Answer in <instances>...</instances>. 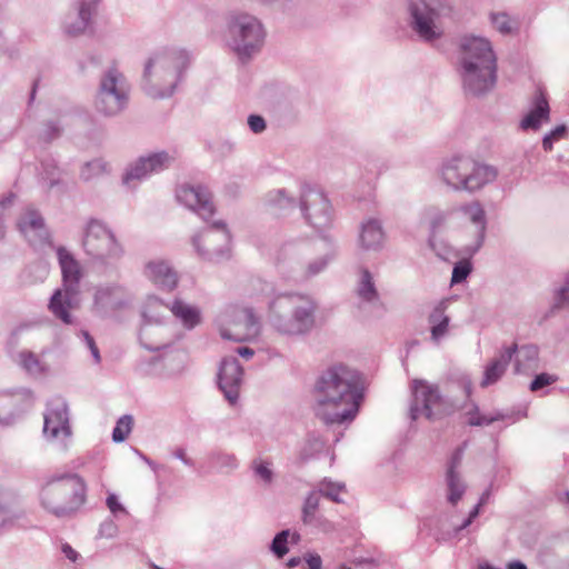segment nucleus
<instances>
[{"label":"nucleus","mask_w":569,"mask_h":569,"mask_svg":"<svg viewBox=\"0 0 569 569\" xmlns=\"http://www.w3.org/2000/svg\"><path fill=\"white\" fill-rule=\"evenodd\" d=\"M357 376L345 367L328 370L318 382V415L327 422H343L358 411Z\"/></svg>","instance_id":"nucleus-1"},{"label":"nucleus","mask_w":569,"mask_h":569,"mask_svg":"<svg viewBox=\"0 0 569 569\" xmlns=\"http://www.w3.org/2000/svg\"><path fill=\"white\" fill-rule=\"evenodd\" d=\"M462 79L473 93L490 89L496 80V57L490 43L478 37H468L462 43Z\"/></svg>","instance_id":"nucleus-2"},{"label":"nucleus","mask_w":569,"mask_h":569,"mask_svg":"<svg viewBox=\"0 0 569 569\" xmlns=\"http://www.w3.org/2000/svg\"><path fill=\"white\" fill-rule=\"evenodd\" d=\"M86 499V485L77 476L62 478L52 482L44 497L46 506L61 515L76 510Z\"/></svg>","instance_id":"nucleus-3"},{"label":"nucleus","mask_w":569,"mask_h":569,"mask_svg":"<svg viewBox=\"0 0 569 569\" xmlns=\"http://www.w3.org/2000/svg\"><path fill=\"white\" fill-rule=\"evenodd\" d=\"M496 171L488 166H475L468 159H457L443 169L446 181L455 188L478 189L496 178Z\"/></svg>","instance_id":"nucleus-4"},{"label":"nucleus","mask_w":569,"mask_h":569,"mask_svg":"<svg viewBox=\"0 0 569 569\" xmlns=\"http://www.w3.org/2000/svg\"><path fill=\"white\" fill-rule=\"evenodd\" d=\"M413 400L411 416L417 419L419 416L432 418L445 410V402L438 389L426 380L416 379L412 382Z\"/></svg>","instance_id":"nucleus-5"},{"label":"nucleus","mask_w":569,"mask_h":569,"mask_svg":"<svg viewBox=\"0 0 569 569\" xmlns=\"http://www.w3.org/2000/svg\"><path fill=\"white\" fill-rule=\"evenodd\" d=\"M219 330L223 339L236 342L248 341L258 336L259 329L248 311L232 310L219 321Z\"/></svg>","instance_id":"nucleus-6"},{"label":"nucleus","mask_w":569,"mask_h":569,"mask_svg":"<svg viewBox=\"0 0 569 569\" xmlns=\"http://www.w3.org/2000/svg\"><path fill=\"white\" fill-rule=\"evenodd\" d=\"M411 13L415 21V29L426 40L440 36L441 30L435 22V12L428 7L425 0H415L411 3Z\"/></svg>","instance_id":"nucleus-7"},{"label":"nucleus","mask_w":569,"mask_h":569,"mask_svg":"<svg viewBox=\"0 0 569 569\" xmlns=\"http://www.w3.org/2000/svg\"><path fill=\"white\" fill-rule=\"evenodd\" d=\"M43 433L51 440H63L70 435L67 408L62 402L48 409L44 416Z\"/></svg>","instance_id":"nucleus-8"},{"label":"nucleus","mask_w":569,"mask_h":569,"mask_svg":"<svg viewBox=\"0 0 569 569\" xmlns=\"http://www.w3.org/2000/svg\"><path fill=\"white\" fill-rule=\"evenodd\" d=\"M89 253L102 257L113 251L116 243L111 233L98 222L89 226L84 240Z\"/></svg>","instance_id":"nucleus-9"},{"label":"nucleus","mask_w":569,"mask_h":569,"mask_svg":"<svg viewBox=\"0 0 569 569\" xmlns=\"http://www.w3.org/2000/svg\"><path fill=\"white\" fill-rule=\"evenodd\" d=\"M242 371L236 360L223 361L219 371V383L226 397L233 402L237 398V388L241 381Z\"/></svg>","instance_id":"nucleus-10"},{"label":"nucleus","mask_w":569,"mask_h":569,"mask_svg":"<svg viewBox=\"0 0 569 569\" xmlns=\"http://www.w3.org/2000/svg\"><path fill=\"white\" fill-rule=\"evenodd\" d=\"M178 198L187 207L197 210L204 218L213 212L207 194L202 193L200 190L184 188L179 192Z\"/></svg>","instance_id":"nucleus-11"},{"label":"nucleus","mask_w":569,"mask_h":569,"mask_svg":"<svg viewBox=\"0 0 569 569\" xmlns=\"http://www.w3.org/2000/svg\"><path fill=\"white\" fill-rule=\"evenodd\" d=\"M240 34L243 43L236 48L240 54L260 44L263 38L261 26L254 19H249L246 23L240 22Z\"/></svg>","instance_id":"nucleus-12"},{"label":"nucleus","mask_w":569,"mask_h":569,"mask_svg":"<svg viewBox=\"0 0 569 569\" xmlns=\"http://www.w3.org/2000/svg\"><path fill=\"white\" fill-rule=\"evenodd\" d=\"M117 77L110 73L102 83L100 100L107 104L106 112L113 113L122 108L121 97L116 92Z\"/></svg>","instance_id":"nucleus-13"},{"label":"nucleus","mask_w":569,"mask_h":569,"mask_svg":"<svg viewBox=\"0 0 569 569\" xmlns=\"http://www.w3.org/2000/svg\"><path fill=\"white\" fill-rule=\"evenodd\" d=\"M549 119V107L545 98L537 101L535 110H532L521 122V127L525 129L539 128L543 122Z\"/></svg>","instance_id":"nucleus-14"},{"label":"nucleus","mask_w":569,"mask_h":569,"mask_svg":"<svg viewBox=\"0 0 569 569\" xmlns=\"http://www.w3.org/2000/svg\"><path fill=\"white\" fill-rule=\"evenodd\" d=\"M361 243L367 249L378 247L383 240V232L380 226L375 221H369L363 224L360 234Z\"/></svg>","instance_id":"nucleus-15"},{"label":"nucleus","mask_w":569,"mask_h":569,"mask_svg":"<svg viewBox=\"0 0 569 569\" xmlns=\"http://www.w3.org/2000/svg\"><path fill=\"white\" fill-rule=\"evenodd\" d=\"M164 156L163 154H154L152 157H149L147 159H142L139 164L134 169H132L127 178L126 181L128 182L131 179H140L144 177L147 173L156 171L158 167H160L163 163Z\"/></svg>","instance_id":"nucleus-16"},{"label":"nucleus","mask_w":569,"mask_h":569,"mask_svg":"<svg viewBox=\"0 0 569 569\" xmlns=\"http://www.w3.org/2000/svg\"><path fill=\"white\" fill-rule=\"evenodd\" d=\"M60 266L62 269L63 281L68 283H76L79 279V269L77 262L63 249L58 251Z\"/></svg>","instance_id":"nucleus-17"},{"label":"nucleus","mask_w":569,"mask_h":569,"mask_svg":"<svg viewBox=\"0 0 569 569\" xmlns=\"http://www.w3.org/2000/svg\"><path fill=\"white\" fill-rule=\"evenodd\" d=\"M513 351L515 348L508 349L506 355H503L500 360L493 362L491 366L487 368L483 376L482 386L491 385L500 378V376L505 371V368L510 361Z\"/></svg>","instance_id":"nucleus-18"},{"label":"nucleus","mask_w":569,"mask_h":569,"mask_svg":"<svg viewBox=\"0 0 569 569\" xmlns=\"http://www.w3.org/2000/svg\"><path fill=\"white\" fill-rule=\"evenodd\" d=\"M172 312L181 319L184 326L192 328L199 320V313L191 307L177 301L172 306Z\"/></svg>","instance_id":"nucleus-19"},{"label":"nucleus","mask_w":569,"mask_h":569,"mask_svg":"<svg viewBox=\"0 0 569 569\" xmlns=\"http://www.w3.org/2000/svg\"><path fill=\"white\" fill-rule=\"evenodd\" d=\"M465 220L473 224L475 232L479 236L485 230V216L482 209L478 204L470 206L463 210Z\"/></svg>","instance_id":"nucleus-20"},{"label":"nucleus","mask_w":569,"mask_h":569,"mask_svg":"<svg viewBox=\"0 0 569 569\" xmlns=\"http://www.w3.org/2000/svg\"><path fill=\"white\" fill-rule=\"evenodd\" d=\"M431 323L432 338L433 340H439L448 330L449 319L441 311H437L431 317Z\"/></svg>","instance_id":"nucleus-21"},{"label":"nucleus","mask_w":569,"mask_h":569,"mask_svg":"<svg viewBox=\"0 0 569 569\" xmlns=\"http://www.w3.org/2000/svg\"><path fill=\"white\" fill-rule=\"evenodd\" d=\"M132 428V418L130 416H123L117 422L116 428L112 432V439L114 442H122L128 435L130 433Z\"/></svg>","instance_id":"nucleus-22"},{"label":"nucleus","mask_w":569,"mask_h":569,"mask_svg":"<svg viewBox=\"0 0 569 569\" xmlns=\"http://www.w3.org/2000/svg\"><path fill=\"white\" fill-rule=\"evenodd\" d=\"M151 272L153 274L154 280L158 283L168 287L176 286V277L166 266L159 264L157 267H153L151 268Z\"/></svg>","instance_id":"nucleus-23"},{"label":"nucleus","mask_w":569,"mask_h":569,"mask_svg":"<svg viewBox=\"0 0 569 569\" xmlns=\"http://www.w3.org/2000/svg\"><path fill=\"white\" fill-rule=\"evenodd\" d=\"M50 309L52 310V312L54 315L60 317L63 322H66V323H70L71 322L69 313L62 307V293H61V291H57L53 295V297L51 298Z\"/></svg>","instance_id":"nucleus-24"},{"label":"nucleus","mask_w":569,"mask_h":569,"mask_svg":"<svg viewBox=\"0 0 569 569\" xmlns=\"http://www.w3.org/2000/svg\"><path fill=\"white\" fill-rule=\"evenodd\" d=\"M288 537L289 531H282L279 535H277L272 541V551L278 556L282 557L288 552Z\"/></svg>","instance_id":"nucleus-25"},{"label":"nucleus","mask_w":569,"mask_h":569,"mask_svg":"<svg viewBox=\"0 0 569 569\" xmlns=\"http://www.w3.org/2000/svg\"><path fill=\"white\" fill-rule=\"evenodd\" d=\"M448 481H449V500L452 503H456L462 495V486L459 483L458 479L455 477V475L450 471L448 475Z\"/></svg>","instance_id":"nucleus-26"},{"label":"nucleus","mask_w":569,"mask_h":569,"mask_svg":"<svg viewBox=\"0 0 569 569\" xmlns=\"http://www.w3.org/2000/svg\"><path fill=\"white\" fill-rule=\"evenodd\" d=\"M492 22L496 29L502 33L510 32L515 24L506 14H496L492 17Z\"/></svg>","instance_id":"nucleus-27"},{"label":"nucleus","mask_w":569,"mask_h":569,"mask_svg":"<svg viewBox=\"0 0 569 569\" xmlns=\"http://www.w3.org/2000/svg\"><path fill=\"white\" fill-rule=\"evenodd\" d=\"M470 272V266L467 262H461L453 268L451 281L453 283L465 280Z\"/></svg>","instance_id":"nucleus-28"},{"label":"nucleus","mask_w":569,"mask_h":569,"mask_svg":"<svg viewBox=\"0 0 569 569\" xmlns=\"http://www.w3.org/2000/svg\"><path fill=\"white\" fill-rule=\"evenodd\" d=\"M20 227L21 230L26 233V236L31 238V236L29 234L31 230L41 231L42 220L40 218H29L27 220H23Z\"/></svg>","instance_id":"nucleus-29"},{"label":"nucleus","mask_w":569,"mask_h":569,"mask_svg":"<svg viewBox=\"0 0 569 569\" xmlns=\"http://www.w3.org/2000/svg\"><path fill=\"white\" fill-rule=\"evenodd\" d=\"M566 133V127L565 126H558L556 127L550 133L546 134L543 138V147L546 150H549L552 148V139H559L562 138Z\"/></svg>","instance_id":"nucleus-30"},{"label":"nucleus","mask_w":569,"mask_h":569,"mask_svg":"<svg viewBox=\"0 0 569 569\" xmlns=\"http://www.w3.org/2000/svg\"><path fill=\"white\" fill-rule=\"evenodd\" d=\"M553 381H555L553 377L542 373L535 378V380L530 385V389L532 391H535V390H538L547 385H550Z\"/></svg>","instance_id":"nucleus-31"},{"label":"nucleus","mask_w":569,"mask_h":569,"mask_svg":"<svg viewBox=\"0 0 569 569\" xmlns=\"http://www.w3.org/2000/svg\"><path fill=\"white\" fill-rule=\"evenodd\" d=\"M360 295L366 299H370L371 297L375 296V290L370 281V276L368 273H365L363 283L360 289Z\"/></svg>","instance_id":"nucleus-32"},{"label":"nucleus","mask_w":569,"mask_h":569,"mask_svg":"<svg viewBox=\"0 0 569 569\" xmlns=\"http://www.w3.org/2000/svg\"><path fill=\"white\" fill-rule=\"evenodd\" d=\"M204 237L210 243L216 242L218 240V238H223L224 240H228V234L223 229L222 230H212V229L207 230L204 232Z\"/></svg>","instance_id":"nucleus-33"},{"label":"nucleus","mask_w":569,"mask_h":569,"mask_svg":"<svg viewBox=\"0 0 569 569\" xmlns=\"http://www.w3.org/2000/svg\"><path fill=\"white\" fill-rule=\"evenodd\" d=\"M248 122L253 132H260L266 127L264 120L258 116H251Z\"/></svg>","instance_id":"nucleus-34"},{"label":"nucleus","mask_w":569,"mask_h":569,"mask_svg":"<svg viewBox=\"0 0 569 569\" xmlns=\"http://www.w3.org/2000/svg\"><path fill=\"white\" fill-rule=\"evenodd\" d=\"M107 505L112 513H117L120 511H123V507L118 500V497L116 495H110L107 499Z\"/></svg>","instance_id":"nucleus-35"},{"label":"nucleus","mask_w":569,"mask_h":569,"mask_svg":"<svg viewBox=\"0 0 569 569\" xmlns=\"http://www.w3.org/2000/svg\"><path fill=\"white\" fill-rule=\"evenodd\" d=\"M306 560L309 569H321L322 562L318 555H309Z\"/></svg>","instance_id":"nucleus-36"},{"label":"nucleus","mask_w":569,"mask_h":569,"mask_svg":"<svg viewBox=\"0 0 569 569\" xmlns=\"http://www.w3.org/2000/svg\"><path fill=\"white\" fill-rule=\"evenodd\" d=\"M256 472L261 477L262 480L264 481H269L270 478H271V471L269 470V468L266 466V465H258L256 467Z\"/></svg>","instance_id":"nucleus-37"},{"label":"nucleus","mask_w":569,"mask_h":569,"mask_svg":"<svg viewBox=\"0 0 569 569\" xmlns=\"http://www.w3.org/2000/svg\"><path fill=\"white\" fill-rule=\"evenodd\" d=\"M84 338H86L87 343L92 352V356L94 357L96 361L99 362L100 361L99 351H98V348L96 347L92 338L88 333H84Z\"/></svg>","instance_id":"nucleus-38"},{"label":"nucleus","mask_w":569,"mask_h":569,"mask_svg":"<svg viewBox=\"0 0 569 569\" xmlns=\"http://www.w3.org/2000/svg\"><path fill=\"white\" fill-rule=\"evenodd\" d=\"M521 356L527 359H536L537 350L535 348H527L521 351Z\"/></svg>","instance_id":"nucleus-39"},{"label":"nucleus","mask_w":569,"mask_h":569,"mask_svg":"<svg viewBox=\"0 0 569 569\" xmlns=\"http://www.w3.org/2000/svg\"><path fill=\"white\" fill-rule=\"evenodd\" d=\"M62 550H63L64 555H66L69 559H71L72 561H74V560H76V558H77V553H76V551H74L71 547H69V546H64Z\"/></svg>","instance_id":"nucleus-40"},{"label":"nucleus","mask_w":569,"mask_h":569,"mask_svg":"<svg viewBox=\"0 0 569 569\" xmlns=\"http://www.w3.org/2000/svg\"><path fill=\"white\" fill-rule=\"evenodd\" d=\"M507 569H527V567L520 561H511L508 563Z\"/></svg>","instance_id":"nucleus-41"},{"label":"nucleus","mask_w":569,"mask_h":569,"mask_svg":"<svg viewBox=\"0 0 569 569\" xmlns=\"http://www.w3.org/2000/svg\"><path fill=\"white\" fill-rule=\"evenodd\" d=\"M238 353L241 356V357H244V358H250L252 357L253 355V351L249 348H239L238 349Z\"/></svg>","instance_id":"nucleus-42"},{"label":"nucleus","mask_w":569,"mask_h":569,"mask_svg":"<svg viewBox=\"0 0 569 569\" xmlns=\"http://www.w3.org/2000/svg\"><path fill=\"white\" fill-rule=\"evenodd\" d=\"M300 563V559L299 558H291L287 565L288 567H295V566H298Z\"/></svg>","instance_id":"nucleus-43"},{"label":"nucleus","mask_w":569,"mask_h":569,"mask_svg":"<svg viewBox=\"0 0 569 569\" xmlns=\"http://www.w3.org/2000/svg\"><path fill=\"white\" fill-rule=\"evenodd\" d=\"M487 422H489V420H477V421L470 420L471 425H482V423H487Z\"/></svg>","instance_id":"nucleus-44"},{"label":"nucleus","mask_w":569,"mask_h":569,"mask_svg":"<svg viewBox=\"0 0 569 569\" xmlns=\"http://www.w3.org/2000/svg\"><path fill=\"white\" fill-rule=\"evenodd\" d=\"M307 505H308L310 508H312V509H315V508H316V506H317L316 501H312V499H311V498H309V499H308Z\"/></svg>","instance_id":"nucleus-45"},{"label":"nucleus","mask_w":569,"mask_h":569,"mask_svg":"<svg viewBox=\"0 0 569 569\" xmlns=\"http://www.w3.org/2000/svg\"><path fill=\"white\" fill-rule=\"evenodd\" d=\"M478 515V507L475 508V510L471 513V517H476Z\"/></svg>","instance_id":"nucleus-46"},{"label":"nucleus","mask_w":569,"mask_h":569,"mask_svg":"<svg viewBox=\"0 0 569 569\" xmlns=\"http://www.w3.org/2000/svg\"><path fill=\"white\" fill-rule=\"evenodd\" d=\"M329 495L332 497L333 500H337V501L339 500V498L337 496H335L332 493H329Z\"/></svg>","instance_id":"nucleus-47"},{"label":"nucleus","mask_w":569,"mask_h":569,"mask_svg":"<svg viewBox=\"0 0 569 569\" xmlns=\"http://www.w3.org/2000/svg\"><path fill=\"white\" fill-rule=\"evenodd\" d=\"M154 569H162V568L154 566Z\"/></svg>","instance_id":"nucleus-48"}]
</instances>
